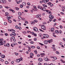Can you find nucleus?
<instances>
[{"label": "nucleus", "instance_id": "obj_30", "mask_svg": "<svg viewBox=\"0 0 65 65\" xmlns=\"http://www.w3.org/2000/svg\"><path fill=\"white\" fill-rule=\"evenodd\" d=\"M30 55L31 56H34V54L33 53H31L30 54Z\"/></svg>", "mask_w": 65, "mask_h": 65}, {"label": "nucleus", "instance_id": "obj_31", "mask_svg": "<svg viewBox=\"0 0 65 65\" xmlns=\"http://www.w3.org/2000/svg\"><path fill=\"white\" fill-rule=\"evenodd\" d=\"M53 58H54L55 60H57V58L56 57H53Z\"/></svg>", "mask_w": 65, "mask_h": 65}, {"label": "nucleus", "instance_id": "obj_33", "mask_svg": "<svg viewBox=\"0 0 65 65\" xmlns=\"http://www.w3.org/2000/svg\"><path fill=\"white\" fill-rule=\"evenodd\" d=\"M22 33L23 34H25L26 33V31H23Z\"/></svg>", "mask_w": 65, "mask_h": 65}, {"label": "nucleus", "instance_id": "obj_45", "mask_svg": "<svg viewBox=\"0 0 65 65\" xmlns=\"http://www.w3.org/2000/svg\"><path fill=\"white\" fill-rule=\"evenodd\" d=\"M15 8L16 9V10H19V8H18L17 7H15Z\"/></svg>", "mask_w": 65, "mask_h": 65}, {"label": "nucleus", "instance_id": "obj_52", "mask_svg": "<svg viewBox=\"0 0 65 65\" xmlns=\"http://www.w3.org/2000/svg\"><path fill=\"white\" fill-rule=\"evenodd\" d=\"M59 32L60 34H62V31H61V30H59Z\"/></svg>", "mask_w": 65, "mask_h": 65}, {"label": "nucleus", "instance_id": "obj_13", "mask_svg": "<svg viewBox=\"0 0 65 65\" xmlns=\"http://www.w3.org/2000/svg\"><path fill=\"white\" fill-rule=\"evenodd\" d=\"M39 61L40 62H41V61H42V59L41 58H40L38 59Z\"/></svg>", "mask_w": 65, "mask_h": 65}, {"label": "nucleus", "instance_id": "obj_35", "mask_svg": "<svg viewBox=\"0 0 65 65\" xmlns=\"http://www.w3.org/2000/svg\"><path fill=\"white\" fill-rule=\"evenodd\" d=\"M39 36L40 37H42V35L41 34H39Z\"/></svg>", "mask_w": 65, "mask_h": 65}, {"label": "nucleus", "instance_id": "obj_7", "mask_svg": "<svg viewBox=\"0 0 65 65\" xmlns=\"http://www.w3.org/2000/svg\"><path fill=\"white\" fill-rule=\"evenodd\" d=\"M37 7L39 9H40L41 10H42V7L41 6L40 7V6L38 5V6Z\"/></svg>", "mask_w": 65, "mask_h": 65}, {"label": "nucleus", "instance_id": "obj_19", "mask_svg": "<svg viewBox=\"0 0 65 65\" xmlns=\"http://www.w3.org/2000/svg\"><path fill=\"white\" fill-rule=\"evenodd\" d=\"M55 32L56 33H57V34H59V30H55Z\"/></svg>", "mask_w": 65, "mask_h": 65}, {"label": "nucleus", "instance_id": "obj_37", "mask_svg": "<svg viewBox=\"0 0 65 65\" xmlns=\"http://www.w3.org/2000/svg\"><path fill=\"white\" fill-rule=\"evenodd\" d=\"M20 7L21 8H23V6L22 5H20Z\"/></svg>", "mask_w": 65, "mask_h": 65}, {"label": "nucleus", "instance_id": "obj_36", "mask_svg": "<svg viewBox=\"0 0 65 65\" xmlns=\"http://www.w3.org/2000/svg\"><path fill=\"white\" fill-rule=\"evenodd\" d=\"M15 27L16 29H19V26L18 25H16Z\"/></svg>", "mask_w": 65, "mask_h": 65}, {"label": "nucleus", "instance_id": "obj_43", "mask_svg": "<svg viewBox=\"0 0 65 65\" xmlns=\"http://www.w3.org/2000/svg\"><path fill=\"white\" fill-rule=\"evenodd\" d=\"M56 53L57 54H59V52L58 51H57L56 52Z\"/></svg>", "mask_w": 65, "mask_h": 65}, {"label": "nucleus", "instance_id": "obj_17", "mask_svg": "<svg viewBox=\"0 0 65 65\" xmlns=\"http://www.w3.org/2000/svg\"><path fill=\"white\" fill-rule=\"evenodd\" d=\"M14 43H13L12 44H11V46L12 47H13L14 46Z\"/></svg>", "mask_w": 65, "mask_h": 65}, {"label": "nucleus", "instance_id": "obj_57", "mask_svg": "<svg viewBox=\"0 0 65 65\" xmlns=\"http://www.w3.org/2000/svg\"><path fill=\"white\" fill-rule=\"evenodd\" d=\"M11 18H10V17H7V20H9V19H11Z\"/></svg>", "mask_w": 65, "mask_h": 65}, {"label": "nucleus", "instance_id": "obj_24", "mask_svg": "<svg viewBox=\"0 0 65 65\" xmlns=\"http://www.w3.org/2000/svg\"><path fill=\"white\" fill-rule=\"evenodd\" d=\"M11 31L12 32H15V30H14L12 29H11Z\"/></svg>", "mask_w": 65, "mask_h": 65}, {"label": "nucleus", "instance_id": "obj_61", "mask_svg": "<svg viewBox=\"0 0 65 65\" xmlns=\"http://www.w3.org/2000/svg\"><path fill=\"white\" fill-rule=\"evenodd\" d=\"M14 45H17V43H14Z\"/></svg>", "mask_w": 65, "mask_h": 65}, {"label": "nucleus", "instance_id": "obj_42", "mask_svg": "<svg viewBox=\"0 0 65 65\" xmlns=\"http://www.w3.org/2000/svg\"><path fill=\"white\" fill-rule=\"evenodd\" d=\"M49 37V36L47 35L46 34V38H48Z\"/></svg>", "mask_w": 65, "mask_h": 65}, {"label": "nucleus", "instance_id": "obj_38", "mask_svg": "<svg viewBox=\"0 0 65 65\" xmlns=\"http://www.w3.org/2000/svg\"><path fill=\"white\" fill-rule=\"evenodd\" d=\"M18 18L19 19V20H21V18H22V17H21L19 16L18 17Z\"/></svg>", "mask_w": 65, "mask_h": 65}, {"label": "nucleus", "instance_id": "obj_44", "mask_svg": "<svg viewBox=\"0 0 65 65\" xmlns=\"http://www.w3.org/2000/svg\"><path fill=\"white\" fill-rule=\"evenodd\" d=\"M18 28L19 29V30H21V29H22V28H21V27H18Z\"/></svg>", "mask_w": 65, "mask_h": 65}, {"label": "nucleus", "instance_id": "obj_26", "mask_svg": "<svg viewBox=\"0 0 65 65\" xmlns=\"http://www.w3.org/2000/svg\"><path fill=\"white\" fill-rule=\"evenodd\" d=\"M7 46L8 47V46H10V45H9V43H7L6 44Z\"/></svg>", "mask_w": 65, "mask_h": 65}, {"label": "nucleus", "instance_id": "obj_60", "mask_svg": "<svg viewBox=\"0 0 65 65\" xmlns=\"http://www.w3.org/2000/svg\"><path fill=\"white\" fill-rule=\"evenodd\" d=\"M50 41H51V42H53V39H50Z\"/></svg>", "mask_w": 65, "mask_h": 65}, {"label": "nucleus", "instance_id": "obj_25", "mask_svg": "<svg viewBox=\"0 0 65 65\" xmlns=\"http://www.w3.org/2000/svg\"><path fill=\"white\" fill-rule=\"evenodd\" d=\"M45 60L46 61H48V59L47 58H46L45 59Z\"/></svg>", "mask_w": 65, "mask_h": 65}, {"label": "nucleus", "instance_id": "obj_10", "mask_svg": "<svg viewBox=\"0 0 65 65\" xmlns=\"http://www.w3.org/2000/svg\"><path fill=\"white\" fill-rule=\"evenodd\" d=\"M54 30H55V28L54 27H53L51 29V32H54Z\"/></svg>", "mask_w": 65, "mask_h": 65}, {"label": "nucleus", "instance_id": "obj_55", "mask_svg": "<svg viewBox=\"0 0 65 65\" xmlns=\"http://www.w3.org/2000/svg\"><path fill=\"white\" fill-rule=\"evenodd\" d=\"M56 21V19H55L54 20H53V22H55V21Z\"/></svg>", "mask_w": 65, "mask_h": 65}, {"label": "nucleus", "instance_id": "obj_9", "mask_svg": "<svg viewBox=\"0 0 65 65\" xmlns=\"http://www.w3.org/2000/svg\"><path fill=\"white\" fill-rule=\"evenodd\" d=\"M41 17L40 15V14L37 15H36V17L37 18H40Z\"/></svg>", "mask_w": 65, "mask_h": 65}, {"label": "nucleus", "instance_id": "obj_51", "mask_svg": "<svg viewBox=\"0 0 65 65\" xmlns=\"http://www.w3.org/2000/svg\"><path fill=\"white\" fill-rule=\"evenodd\" d=\"M12 38L13 39H14L15 37H14L12 36Z\"/></svg>", "mask_w": 65, "mask_h": 65}, {"label": "nucleus", "instance_id": "obj_4", "mask_svg": "<svg viewBox=\"0 0 65 65\" xmlns=\"http://www.w3.org/2000/svg\"><path fill=\"white\" fill-rule=\"evenodd\" d=\"M49 18L50 19H53L54 18V16L52 15H49Z\"/></svg>", "mask_w": 65, "mask_h": 65}, {"label": "nucleus", "instance_id": "obj_27", "mask_svg": "<svg viewBox=\"0 0 65 65\" xmlns=\"http://www.w3.org/2000/svg\"><path fill=\"white\" fill-rule=\"evenodd\" d=\"M31 48H35V46H31Z\"/></svg>", "mask_w": 65, "mask_h": 65}, {"label": "nucleus", "instance_id": "obj_41", "mask_svg": "<svg viewBox=\"0 0 65 65\" xmlns=\"http://www.w3.org/2000/svg\"><path fill=\"white\" fill-rule=\"evenodd\" d=\"M49 13L51 15L52 14V13L51 12V11H50L49 12Z\"/></svg>", "mask_w": 65, "mask_h": 65}, {"label": "nucleus", "instance_id": "obj_16", "mask_svg": "<svg viewBox=\"0 0 65 65\" xmlns=\"http://www.w3.org/2000/svg\"><path fill=\"white\" fill-rule=\"evenodd\" d=\"M9 10H10V11H12L13 13H14L15 12V11H14L12 9H10Z\"/></svg>", "mask_w": 65, "mask_h": 65}, {"label": "nucleus", "instance_id": "obj_6", "mask_svg": "<svg viewBox=\"0 0 65 65\" xmlns=\"http://www.w3.org/2000/svg\"><path fill=\"white\" fill-rule=\"evenodd\" d=\"M1 2L3 3H4V4L5 3H6V1L4 0H1Z\"/></svg>", "mask_w": 65, "mask_h": 65}, {"label": "nucleus", "instance_id": "obj_53", "mask_svg": "<svg viewBox=\"0 0 65 65\" xmlns=\"http://www.w3.org/2000/svg\"><path fill=\"white\" fill-rule=\"evenodd\" d=\"M4 24L5 25H7V23L6 22H5L4 23Z\"/></svg>", "mask_w": 65, "mask_h": 65}, {"label": "nucleus", "instance_id": "obj_11", "mask_svg": "<svg viewBox=\"0 0 65 65\" xmlns=\"http://www.w3.org/2000/svg\"><path fill=\"white\" fill-rule=\"evenodd\" d=\"M22 5L23 6H26V3L25 2H23L22 3Z\"/></svg>", "mask_w": 65, "mask_h": 65}, {"label": "nucleus", "instance_id": "obj_20", "mask_svg": "<svg viewBox=\"0 0 65 65\" xmlns=\"http://www.w3.org/2000/svg\"><path fill=\"white\" fill-rule=\"evenodd\" d=\"M42 10H43V11H45V10H45V8L44 7H43V8H42Z\"/></svg>", "mask_w": 65, "mask_h": 65}, {"label": "nucleus", "instance_id": "obj_22", "mask_svg": "<svg viewBox=\"0 0 65 65\" xmlns=\"http://www.w3.org/2000/svg\"><path fill=\"white\" fill-rule=\"evenodd\" d=\"M18 15H22V13L21 12H19L18 13Z\"/></svg>", "mask_w": 65, "mask_h": 65}, {"label": "nucleus", "instance_id": "obj_40", "mask_svg": "<svg viewBox=\"0 0 65 65\" xmlns=\"http://www.w3.org/2000/svg\"><path fill=\"white\" fill-rule=\"evenodd\" d=\"M8 21L9 22V23H11V21L9 20H8Z\"/></svg>", "mask_w": 65, "mask_h": 65}, {"label": "nucleus", "instance_id": "obj_47", "mask_svg": "<svg viewBox=\"0 0 65 65\" xmlns=\"http://www.w3.org/2000/svg\"><path fill=\"white\" fill-rule=\"evenodd\" d=\"M34 8L36 10H37V9H36V7L35 6H34Z\"/></svg>", "mask_w": 65, "mask_h": 65}, {"label": "nucleus", "instance_id": "obj_1", "mask_svg": "<svg viewBox=\"0 0 65 65\" xmlns=\"http://www.w3.org/2000/svg\"><path fill=\"white\" fill-rule=\"evenodd\" d=\"M33 30L35 32H37L38 31V29L36 27H33Z\"/></svg>", "mask_w": 65, "mask_h": 65}, {"label": "nucleus", "instance_id": "obj_32", "mask_svg": "<svg viewBox=\"0 0 65 65\" xmlns=\"http://www.w3.org/2000/svg\"><path fill=\"white\" fill-rule=\"evenodd\" d=\"M42 29H43V30H46V27H45V26H44V27Z\"/></svg>", "mask_w": 65, "mask_h": 65}, {"label": "nucleus", "instance_id": "obj_15", "mask_svg": "<svg viewBox=\"0 0 65 65\" xmlns=\"http://www.w3.org/2000/svg\"><path fill=\"white\" fill-rule=\"evenodd\" d=\"M44 43L45 44H46L48 43L47 41H45L44 42Z\"/></svg>", "mask_w": 65, "mask_h": 65}, {"label": "nucleus", "instance_id": "obj_63", "mask_svg": "<svg viewBox=\"0 0 65 65\" xmlns=\"http://www.w3.org/2000/svg\"><path fill=\"white\" fill-rule=\"evenodd\" d=\"M34 43L33 42H30V43H31V44H33V43Z\"/></svg>", "mask_w": 65, "mask_h": 65}, {"label": "nucleus", "instance_id": "obj_48", "mask_svg": "<svg viewBox=\"0 0 65 65\" xmlns=\"http://www.w3.org/2000/svg\"><path fill=\"white\" fill-rule=\"evenodd\" d=\"M0 60L2 62H3L4 61V60L2 59H1Z\"/></svg>", "mask_w": 65, "mask_h": 65}, {"label": "nucleus", "instance_id": "obj_59", "mask_svg": "<svg viewBox=\"0 0 65 65\" xmlns=\"http://www.w3.org/2000/svg\"><path fill=\"white\" fill-rule=\"evenodd\" d=\"M47 41L48 42H48H49V43H51V41L50 40Z\"/></svg>", "mask_w": 65, "mask_h": 65}, {"label": "nucleus", "instance_id": "obj_28", "mask_svg": "<svg viewBox=\"0 0 65 65\" xmlns=\"http://www.w3.org/2000/svg\"><path fill=\"white\" fill-rule=\"evenodd\" d=\"M43 5L44 7H47V6L46 5H44V4H43Z\"/></svg>", "mask_w": 65, "mask_h": 65}, {"label": "nucleus", "instance_id": "obj_21", "mask_svg": "<svg viewBox=\"0 0 65 65\" xmlns=\"http://www.w3.org/2000/svg\"><path fill=\"white\" fill-rule=\"evenodd\" d=\"M44 27H45V26H44V25H41V28L42 29V28H43Z\"/></svg>", "mask_w": 65, "mask_h": 65}, {"label": "nucleus", "instance_id": "obj_58", "mask_svg": "<svg viewBox=\"0 0 65 65\" xmlns=\"http://www.w3.org/2000/svg\"><path fill=\"white\" fill-rule=\"evenodd\" d=\"M61 14H63V15H64V13L63 12H61Z\"/></svg>", "mask_w": 65, "mask_h": 65}, {"label": "nucleus", "instance_id": "obj_2", "mask_svg": "<svg viewBox=\"0 0 65 65\" xmlns=\"http://www.w3.org/2000/svg\"><path fill=\"white\" fill-rule=\"evenodd\" d=\"M5 41H4L3 42L2 41H0V45H3L4 44H3L4 43V44H5Z\"/></svg>", "mask_w": 65, "mask_h": 65}, {"label": "nucleus", "instance_id": "obj_39", "mask_svg": "<svg viewBox=\"0 0 65 65\" xmlns=\"http://www.w3.org/2000/svg\"><path fill=\"white\" fill-rule=\"evenodd\" d=\"M23 60V58L21 57L20 58L19 60H20V61H22V60Z\"/></svg>", "mask_w": 65, "mask_h": 65}, {"label": "nucleus", "instance_id": "obj_49", "mask_svg": "<svg viewBox=\"0 0 65 65\" xmlns=\"http://www.w3.org/2000/svg\"><path fill=\"white\" fill-rule=\"evenodd\" d=\"M38 22V21L36 20H34V22H36V23H37Z\"/></svg>", "mask_w": 65, "mask_h": 65}, {"label": "nucleus", "instance_id": "obj_29", "mask_svg": "<svg viewBox=\"0 0 65 65\" xmlns=\"http://www.w3.org/2000/svg\"><path fill=\"white\" fill-rule=\"evenodd\" d=\"M5 64H9V63L8 61H6L5 62Z\"/></svg>", "mask_w": 65, "mask_h": 65}, {"label": "nucleus", "instance_id": "obj_14", "mask_svg": "<svg viewBox=\"0 0 65 65\" xmlns=\"http://www.w3.org/2000/svg\"><path fill=\"white\" fill-rule=\"evenodd\" d=\"M1 57L2 58H4L5 57V55H1Z\"/></svg>", "mask_w": 65, "mask_h": 65}, {"label": "nucleus", "instance_id": "obj_34", "mask_svg": "<svg viewBox=\"0 0 65 65\" xmlns=\"http://www.w3.org/2000/svg\"><path fill=\"white\" fill-rule=\"evenodd\" d=\"M5 14H6V15H9V14L7 12H6L5 13Z\"/></svg>", "mask_w": 65, "mask_h": 65}, {"label": "nucleus", "instance_id": "obj_64", "mask_svg": "<svg viewBox=\"0 0 65 65\" xmlns=\"http://www.w3.org/2000/svg\"><path fill=\"white\" fill-rule=\"evenodd\" d=\"M5 8H9V7H8L7 6V7H5Z\"/></svg>", "mask_w": 65, "mask_h": 65}, {"label": "nucleus", "instance_id": "obj_8", "mask_svg": "<svg viewBox=\"0 0 65 65\" xmlns=\"http://www.w3.org/2000/svg\"><path fill=\"white\" fill-rule=\"evenodd\" d=\"M12 34L13 35V36H16V34L14 32H12Z\"/></svg>", "mask_w": 65, "mask_h": 65}, {"label": "nucleus", "instance_id": "obj_54", "mask_svg": "<svg viewBox=\"0 0 65 65\" xmlns=\"http://www.w3.org/2000/svg\"><path fill=\"white\" fill-rule=\"evenodd\" d=\"M15 55L17 56V55H19V54L18 53H16L15 54Z\"/></svg>", "mask_w": 65, "mask_h": 65}, {"label": "nucleus", "instance_id": "obj_50", "mask_svg": "<svg viewBox=\"0 0 65 65\" xmlns=\"http://www.w3.org/2000/svg\"><path fill=\"white\" fill-rule=\"evenodd\" d=\"M5 35L6 36H7L8 35V34L7 33H5Z\"/></svg>", "mask_w": 65, "mask_h": 65}, {"label": "nucleus", "instance_id": "obj_5", "mask_svg": "<svg viewBox=\"0 0 65 65\" xmlns=\"http://www.w3.org/2000/svg\"><path fill=\"white\" fill-rule=\"evenodd\" d=\"M46 34H44L43 35V37L41 38L42 39H43L44 38H45V37L46 38Z\"/></svg>", "mask_w": 65, "mask_h": 65}, {"label": "nucleus", "instance_id": "obj_62", "mask_svg": "<svg viewBox=\"0 0 65 65\" xmlns=\"http://www.w3.org/2000/svg\"><path fill=\"white\" fill-rule=\"evenodd\" d=\"M52 19H49V21L50 22H52Z\"/></svg>", "mask_w": 65, "mask_h": 65}, {"label": "nucleus", "instance_id": "obj_46", "mask_svg": "<svg viewBox=\"0 0 65 65\" xmlns=\"http://www.w3.org/2000/svg\"><path fill=\"white\" fill-rule=\"evenodd\" d=\"M34 52L36 54H37V51H34Z\"/></svg>", "mask_w": 65, "mask_h": 65}, {"label": "nucleus", "instance_id": "obj_23", "mask_svg": "<svg viewBox=\"0 0 65 65\" xmlns=\"http://www.w3.org/2000/svg\"><path fill=\"white\" fill-rule=\"evenodd\" d=\"M60 61H61L63 63H65V61H64V60L62 59H61L60 60Z\"/></svg>", "mask_w": 65, "mask_h": 65}, {"label": "nucleus", "instance_id": "obj_18", "mask_svg": "<svg viewBox=\"0 0 65 65\" xmlns=\"http://www.w3.org/2000/svg\"><path fill=\"white\" fill-rule=\"evenodd\" d=\"M43 2H44V3L46 4V3H47V2L46 0H43Z\"/></svg>", "mask_w": 65, "mask_h": 65}, {"label": "nucleus", "instance_id": "obj_3", "mask_svg": "<svg viewBox=\"0 0 65 65\" xmlns=\"http://www.w3.org/2000/svg\"><path fill=\"white\" fill-rule=\"evenodd\" d=\"M47 4L50 5L51 7H52L53 6V4L50 2L48 3Z\"/></svg>", "mask_w": 65, "mask_h": 65}, {"label": "nucleus", "instance_id": "obj_56", "mask_svg": "<svg viewBox=\"0 0 65 65\" xmlns=\"http://www.w3.org/2000/svg\"><path fill=\"white\" fill-rule=\"evenodd\" d=\"M39 30L40 31H42V32H44V31L42 30L41 29H39Z\"/></svg>", "mask_w": 65, "mask_h": 65}, {"label": "nucleus", "instance_id": "obj_12", "mask_svg": "<svg viewBox=\"0 0 65 65\" xmlns=\"http://www.w3.org/2000/svg\"><path fill=\"white\" fill-rule=\"evenodd\" d=\"M16 62H18V63H19L20 62V60L19 59H17L16 60Z\"/></svg>", "mask_w": 65, "mask_h": 65}]
</instances>
